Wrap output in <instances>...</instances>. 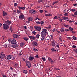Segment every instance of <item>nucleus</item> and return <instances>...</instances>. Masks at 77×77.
<instances>
[{"instance_id":"nucleus-1","label":"nucleus","mask_w":77,"mask_h":77,"mask_svg":"<svg viewBox=\"0 0 77 77\" xmlns=\"http://www.w3.org/2000/svg\"><path fill=\"white\" fill-rule=\"evenodd\" d=\"M9 28V25H8L7 24L4 23L3 24V28L5 30H7Z\"/></svg>"},{"instance_id":"nucleus-2","label":"nucleus","mask_w":77,"mask_h":77,"mask_svg":"<svg viewBox=\"0 0 77 77\" xmlns=\"http://www.w3.org/2000/svg\"><path fill=\"white\" fill-rule=\"evenodd\" d=\"M25 62L26 64V66L28 68H30L31 67V63L30 62L28 61H26Z\"/></svg>"},{"instance_id":"nucleus-3","label":"nucleus","mask_w":77,"mask_h":77,"mask_svg":"<svg viewBox=\"0 0 77 77\" xmlns=\"http://www.w3.org/2000/svg\"><path fill=\"white\" fill-rule=\"evenodd\" d=\"M47 32H45L44 31H42L41 33V36L42 37H45L46 35H47Z\"/></svg>"},{"instance_id":"nucleus-4","label":"nucleus","mask_w":77,"mask_h":77,"mask_svg":"<svg viewBox=\"0 0 77 77\" xmlns=\"http://www.w3.org/2000/svg\"><path fill=\"white\" fill-rule=\"evenodd\" d=\"M29 12L30 13V14H36V11L35 10H30L29 11Z\"/></svg>"},{"instance_id":"nucleus-5","label":"nucleus","mask_w":77,"mask_h":77,"mask_svg":"<svg viewBox=\"0 0 77 77\" xmlns=\"http://www.w3.org/2000/svg\"><path fill=\"white\" fill-rule=\"evenodd\" d=\"M34 27L37 30V31H40L41 30V26H35Z\"/></svg>"},{"instance_id":"nucleus-6","label":"nucleus","mask_w":77,"mask_h":77,"mask_svg":"<svg viewBox=\"0 0 77 77\" xmlns=\"http://www.w3.org/2000/svg\"><path fill=\"white\" fill-rule=\"evenodd\" d=\"M5 57V55L3 54L0 55V59H3Z\"/></svg>"},{"instance_id":"nucleus-7","label":"nucleus","mask_w":77,"mask_h":77,"mask_svg":"<svg viewBox=\"0 0 77 77\" xmlns=\"http://www.w3.org/2000/svg\"><path fill=\"white\" fill-rule=\"evenodd\" d=\"M5 23L7 24L9 26V25L11 24V22L9 20H8L5 21Z\"/></svg>"},{"instance_id":"nucleus-8","label":"nucleus","mask_w":77,"mask_h":77,"mask_svg":"<svg viewBox=\"0 0 77 77\" xmlns=\"http://www.w3.org/2000/svg\"><path fill=\"white\" fill-rule=\"evenodd\" d=\"M34 59V57H32V56H30L29 57V60H31V61H32Z\"/></svg>"},{"instance_id":"nucleus-9","label":"nucleus","mask_w":77,"mask_h":77,"mask_svg":"<svg viewBox=\"0 0 77 77\" xmlns=\"http://www.w3.org/2000/svg\"><path fill=\"white\" fill-rule=\"evenodd\" d=\"M11 44H15L17 43V42L15 40L13 39L11 41Z\"/></svg>"},{"instance_id":"nucleus-10","label":"nucleus","mask_w":77,"mask_h":77,"mask_svg":"<svg viewBox=\"0 0 77 77\" xmlns=\"http://www.w3.org/2000/svg\"><path fill=\"white\" fill-rule=\"evenodd\" d=\"M29 38L30 39H33L35 40L36 39V37L33 36H29Z\"/></svg>"},{"instance_id":"nucleus-11","label":"nucleus","mask_w":77,"mask_h":77,"mask_svg":"<svg viewBox=\"0 0 77 77\" xmlns=\"http://www.w3.org/2000/svg\"><path fill=\"white\" fill-rule=\"evenodd\" d=\"M19 18L20 20L23 19L24 18V15L23 14L20 15L19 16Z\"/></svg>"},{"instance_id":"nucleus-12","label":"nucleus","mask_w":77,"mask_h":77,"mask_svg":"<svg viewBox=\"0 0 77 77\" xmlns=\"http://www.w3.org/2000/svg\"><path fill=\"white\" fill-rule=\"evenodd\" d=\"M11 47L13 48H17L18 47V46L16 44L12 45Z\"/></svg>"},{"instance_id":"nucleus-13","label":"nucleus","mask_w":77,"mask_h":77,"mask_svg":"<svg viewBox=\"0 0 77 77\" xmlns=\"http://www.w3.org/2000/svg\"><path fill=\"white\" fill-rule=\"evenodd\" d=\"M32 44L34 46H38V43L35 42H32Z\"/></svg>"},{"instance_id":"nucleus-14","label":"nucleus","mask_w":77,"mask_h":77,"mask_svg":"<svg viewBox=\"0 0 77 77\" xmlns=\"http://www.w3.org/2000/svg\"><path fill=\"white\" fill-rule=\"evenodd\" d=\"M18 9H19V10H21V9H22V10H25V7H21L20 6L18 7Z\"/></svg>"},{"instance_id":"nucleus-15","label":"nucleus","mask_w":77,"mask_h":77,"mask_svg":"<svg viewBox=\"0 0 77 77\" xmlns=\"http://www.w3.org/2000/svg\"><path fill=\"white\" fill-rule=\"evenodd\" d=\"M13 36L14 38H17V37H18L20 36V35H17L15 34H14L13 35Z\"/></svg>"},{"instance_id":"nucleus-16","label":"nucleus","mask_w":77,"mask_h":77,"mask_svg":"<svg viewBox=\"0 0 77 77\" xmlns=\"http://www.w3.org/2000/svg\"><path fill=\"white\" fill-rule=\"evenodd\" d=\"M3 16H6V15H8V13L5 11H3Z\"/></svg>"},{"instance_id":"nucleus-17","label":"nucleus","mask_w":77,"mask_h":77,"mask_svg":"<svg viewBox=\"0 0 77 77\" xmlns=\"http://www.w3.org/2000/svg\"><path fill=\"white\" fill-rule=\"evenodd\" d=\"M13 65L14 67L17 68V66H18V64L16 63H13Z\"/></svg>"},{"instance_id":"nucleus-18","label":"nucleus","mask_w":77,"mask_h":77,"mask_svg":"<svg viewBox=\"0 0 77 77\" xmlns=\"http://www.w3.org/2000/svg\"><path fill=\"white\" fill-rule=\"evenodd\" d=\"M12 58V56L11 55H8L7 57V59L8 60H9V59H11Z\"/></svg>"},{"instance_id":"nucleus-19","label":"nucleus","mask_w":77,"mask_h":77,"mask_svg":"<svg viewBox=\"0 0 77 77\" xmlns=\"http://www.w3.org/2000/svg\"><path fill=\"white\" fill-rule=\"evenodd\" d=\"M28 20L29 21H32V20H33V18L32 17H29L28 18Z\"/></svg>"},{"instance_id":"nucleus-20","label":"nucleus","mask_w":77,"mask_h":77,"mask_svg":"<svg viewBox=\"0 0 77 77\" xmlns=\"http://www.w3.org/2000/svg\"><path fill=\"white\" fill-rule=\"evenodd\" d=\"M17 14H21V10H17Z\"/></svg>"},{"instance_id":"nucleus-21","label":"nucleus","mask_w":77,"mask_h":77,"mask_svg":"<svg viewBox=\"0 0 77 77\" xmlns=\"http://www.w3.org/2000/svg\"><path fill=\"white\" fill-rule=\"evenodd\" d=\"M20 47H23V46H24L25 44L24 43H20Z\"/></svg>"},{"instance_id":"nucleus-22","label":"nucleus","mask_w":77,"mask_h":77,"mask_svg":"<svg viewBox=\"0 0 77 77\" xmlns=\"http://www.w3.org/2000/svg\"><path fill=\"white\" fill-rule=\"evenodd\" d=\"M60 30L61 32H65V28H61L60 29Z\"/></svg>"},{"instance_id":"nucleus-23","label":"nucleus","mask_w":77,"mask_h":77,"mask_svg":"<svg viewBox=\"0 0 77 77\" xmlns=\"http://www.w3.org/2000/svg\"><path fill=\"white\" fill-rule=\"evenodd\" d=\"M51 45L53 47H55L56 46V43L54 42H52L51 43Z\"/></svg>"},{"instance_id":"nucleus-24","label":"nucleus","mask_w":77,"mask_h":77,"mask_svg":"<svg viewBox=\"0 0 77 77\" xmlns=\"http://www.w3.org/2000/svg\"><path fill=\"white\" fill-rule=\"evenodd\" d=\"M23 39L24 40H25L26 41H27L29 40V38L27 37H23Z\"/></svg>"},{"instance_id":"nucleus-25","label":"nucleus","mask_w":77,"mask_h":77,"mask_svg":"<svg viewBox=\"0 0 77 77\" xmlns=\"http://www.w3.org/2000/svg\"><path fill=\"white\" fill-rule=\"evenodd\" d=\"M63 18L64 19V20H68V19H69L68 17H63Z\"/></svg>"},{"instance_id":"nucleus-26","label":"nucleus","mask_w":77,"mask_h":77,"mask_svg":"<svg viewBox=\"0 0 77 77\" xmlns=\"http://www.w3.org/2000/svg\"><path fill=\"white\" fill-rule=\"evenodd\" d=\"M70 11L72 12H74L75 11V9H70Z\"/></svg>"},{"instance_id":"nucleus-27","label":"nucleus","mask_w":77,"mask_h":77,"mask_svg":"<svg viewBox=\"0 0 77 77\" xmlns=\"http://www.w3.org/2000/svg\"><path fill=\"white\" fill-rule=\"evenodd\" d=\"M23 72L24 74H27V70H24L23 71Z\"/></svg>"},{"instance_id":"nucleus-28","label":"nucleus","mask_w":77,"mask_h":77,"mask_svg":"<svg viewBox=\"0 0 77 77\" xmlns=\"http://www.w3.org/2000/svg\"><path fill=\"white\" fill-rule=\"evenodd\" d=\"M44 2V0H38V3H41V2Z\"/></svg>"},{"instance_id":"nucleus-29","label":"nucleus","mask_w":77,"mask_h":77,"mask_svg":"<svg viewBox=\"0 0 77 77\" xmlns=\"http://www.w3.org/2000/svg\"><path fill=\"white\" fill-rule=\"evenodd\" d=\"M32 34L34 35H36V32L35 31H33L32 32Z\"/></svg>"},{"instance_id":"nucleus-30","label":"nucleus","mask_w":77,"mask_h":77,"mask_svg":"<svg viewBox=\"0 0 77 77\" xmlns=\"http://www.w3.org/2000/svg\"><path fill=\"white\" fill-rule=\"evenodd\" d=\"M69 29L70 30H71V31H72V30H73V28H71L70 27H69Z\"/></svg>"},{"instance_id":"nucleus-31","label":"nucleus","mask_w":77,"mask_h":77,"mask_svg":"<svg viewBox=\"0 0 77 77\" xmlns=\"http://www.w3.org/2000/svg\"><path fill=\"white\" fill-rule=\"evenodd\" d=\"M51 50H52V51H56V50H55V49L54 48L51 49Z\"/></svg>"},{"instance_id":"nucleus-32","label":"nucleus","mask_w":77,"mask_h":77,"mask_svg":"<svg viewBox=\"0 0 77 77\" xmlns=\"http://www.w3.org/2000/svg\"><path fill=\"white\" fill-rule=\"evenodd\" d=\"M40 36L39 34H37L35 36L37 38H39V36Z\"/></svg>"},{"instance_id":"nucleus-33","label":"nucleus","mask_w":77,"mask_h":77,"mask_svg":"<svg viewBox=\"0 0 77 77\" xmlns=\"http://www.w3.org/2000/svg\"><path fill=\"white\" fill-rule=\"evenodd\" d=\"M50 62H51V63H54V61H53V60L51 59L50 61Z\"/></svg>"},{"instance_id":"nucleus-34","label":"nucleus","mask_w":77,"mask_h":77,"mask_svg":"<svg viewBox=\"0 0 77 77\" xmlns=\"http://www.w3.org/2000/svg\"><path fill=\"white\" fill-rule=\"evenodd\" d=\"M72 38L74 39V40H76V39H77V38L74 36H73Z\"/></svg>"},{"instance_id":"nucleus-35","label":"nucleus","mask_w":77,"mask_h":77,"mask_svg":"<svg viewBox=\"0 0 77 77\" xmlns=\"http://www.w3.org/2000/svg\"><path fill=\"white\" fill-rule=\"evenodd\" d=\"M73 51L75 52L76 53H77V49H74L73 50Z\"/></svg>"},{"instance_id":"nucleus-36","label":"nucleus","mask_w":77,"mask_h":77,"mask_svg":"<svg viewBox=\"0 0 77 77\" xmlns=\"http://www.w3.org/2000/svg\"><path fill=\"white\" fill-rule=\"evenodd\" d=\"M68 12V10L67 9H66L63 11V13H66Z\"/></svg>"},{"instance_id":"nucleus-37","label":"nucleus","mask_w":77,"mask_h":77,"mask_svg":"<svg viewBox=\"0 0 77 77\" xmlns=\"http://www.w3.org/2000/svg\"><path fill=\"white\" fill-rule=\"evenodd\" d=\"M72 48H77V47L75 45H73L72 46Z\"/></svg>"},{"instance_id":"nucleus-38","label":"nucleus","mask_w":77,"mask_h":77,"mask_svg":"<svg viewBox=\"0 0 77 77\" xmlns=\"http://www.w3.org/2000/svg\"><path fill=\"white\" fill-rule=\"evenodd\" d=\"M68 13L64 14V16H68Z\"/></svg>"},{"instance_id":"nucleus-39","label":"nucleus","mask_w":77,"mask_h":77,"mask_svg":"<svg viewBox=\"0 0 77 77\" xmlns=\"http://www.w3.org/2000/svg\"><path fill=\"white\" fill-rule=\"evenodd\" d=\"M66 38H67V39H69V40H71V39H72L71 38V37H66Z\"/></svg>"},{"instance_id":"nucleus-40","label":"nucleus","mask_w":77,"mask_h":77,"mask_svg":"<svg viewBox=\"0 0 77 77\" xmlns=\"http://www.w3.org/2000/svg\"><path fill=\"white\" fill-rule=\"evenodd\" d=\"M57 33H60V34L62 33H60V31H59V30H57Z\"/></svg>"},{"instance_id":"nucleus-41","label":"nucleus","mask_w":77,"mask_h":77,"mask_svg":"<svg viewBox=\"0 0 77 77\" xmlns=\"http://www.w3.org/2000/svg\"><path fill=\"white\" fill-rule=\"evenodd\" d=\"M36 23L38 24H40V22H39V21H36Z\"/></svg>"},{"instance_id":"nucleus-42","label":"nucleus","mask_w":77,"mask_h":77,"mask_svg":"<svg viewBox=\"0 0 77 77\" xmlns=\"http://www.w3.org/2000/svg\"><path fill=\"white\" fill-rule=\"evenodd\" d=\"M48 28H49V29H51V26L49 25V26L48 27Z\"/></svg>"},{"instance_id":"nucleus-43","label":"nucleus","mask_w":77,"mask_h":77,"mask_svg":"<svg viewBox=\"0 0 77 77\" xmlns=\"http://www.w3.org/2000/svg\"><path fill=\"white\" fill-rule=\"evenodd\" d=\"M11 59L12 60H15V57H14V56H13L12 57Z\"/></svg>"},{"instance_id":"nucleus-44","label":"nucleus","mask_w":77,"mask_h":77,"mask_svg":"<svg viewBox=\"0 0 77 77\" xmlns=\"http://www.w3.org/2000/svg\"><path fill=\"white\" fill-rule=\"evenodd\" d=\"M75 21L74 20H70L69 21V23H74Z\"/></svg>"},{"instance_id":"nucleus-45","label":"nucleus","mask_w":77,"mask_h":77,"mask_svg":"<svg viewBox=\"0 0 77 77\" xmlns=\"http://www.w3.org/2000/svg\"><path fill=\"white\" fill-rule=\"evenodd\" d=\"M58 20H59V21L62 22V21H63V19H62L61 18L60 19H58Z\"/></svg>"},{"instance_id":"nucleus-46","label":"nucleus","mask_w":77,"mask_h":77,"mask_svg":"<svg viewBox=\"0 0 77 77\" xmlns=\"http://www.w3.org/2000/svg\"><path fill=\"white\" fill-rule=\"evenodd\" d=\"M42 59L43 61H45V58H44V57H42Z\"/></svg>"},{"instance_id":"nucleus-47","label":"nucleus","mask_w":77,"mask_h":77,"mask_svg":"<svg viewBox=\"0 0 77 77\" xmlns=\"http://www.w3.org/2000/svg\"><path fill=\"white\" fill-rule=\"evenodd\" d=\"M44 37H42L41 38V40L42 41H44Z\"/></svg>"},{"instance_id":"nucleus-48","label":"nucleus","mask_w":77,"mask_h":77,"mask_svg":"<svg viewBox=\"0 0 77 77\" xmlns=\"http://www.w3.org/2000/svg\"><path fill=\"white\" fill-rule=\"evenodd\" d=\"M0 40H2V41H3V37H1L0 38Z\"/></svg>"},{"instance_id":"nucleus-49","label":"nucleus","mask_w":77,"mask_h":77,"mask_svg":"<svg viewBox=\"0 0 77 77\" xmlns=\"http://www.w3.org/2000/svg\"><path fill=\"white\" fill-rule=\"evenodd\" d=\"M39 12L40 13H42L43 12H44V11L42 10H40L39 11Z\"/></svg>"},{"instance_id":"nucleus-50","label":"nucleus","mask_w":77,"mask_h":77,"mask_svg":"<svg viewBox=\"0 0 77 77\" xmlns=\"http://www.w3.org/2000/svg\"><path fill=\"white\" fill-rule=\"evenodd\" d=\"M54 19H57V16H55L54 17Z\"/></svg>"},{"instance_id":"nucleus-51","label":"nucleus","mask_w":77,"mask_h":77,"mask_svg":"<svg viewBox=\"0 0 77 77\" xmlns=\"http://www.w3.org/2000/svg\"><path fill=\"white\" fill-rule=\"evenodd\" d=\"M33 50L34 51H38V50H37V49H36V48H34L33 49Z\"/></svg>"},{"instance_id":"nucleus-52","label":"nucleus","mask_w":77,"mask_h":77,"mask_svg":"<svg viewBox=\"0 0 77 77\" xmlns=\"http://www.w3.org/2000/svg\"><path fill=\"white\" fill-rule=\"evenodd\" d=\"M74 15H77V11L75 12L74 13Z\"/></svg>"},{"instance_id":"nucleus-53","label":"nucleus","mask_w":77,"mask_h":77,"mask_svg":"<svg viewBox=\"0 0 77 77\" xmlns=\"http://www.w3.org/2000/svg\"><path fill=\"white\" fill-rule=\"evenodd\" d=\"M69 29H65V31H66V32H68V31H69Z\"/></svg>"},{"instance_id":"nucleus-54","label":"nucleus","mask_w":77,"mask_h":77,"mask_svg":"<svg viewBox=\"0 0 77 77\" xmlns=\"http://www.w3.org/2000/svg\"><path fill=\"white\" fill-rule=\"evenodd\" d=\"M64 26H65V27H69V26L68 25H65V24H64Z\"/></svg>"},{"instance_id":"nucleus-55","label":"nucleus","mask_w":77,"mask_h":77,"mask_svg":"<svg viewBox=\"0 0 77 77\" xmlns=\"http://www.w3.org/2000/svg\"><path fill=\"white\" fill-rule=\"evenodd\" d=\"M17 6V4L16 3H15L14 4V6Z\"/></svg>"},{"instance_id":"nucleus-56","label":"nucleus","mask_w":77,"mask_h":77,"mask_svg":"<svg viewBox=\"0 0 77 77\" xmlns=\"http://www.w3.org/2000/svg\"><path fill=\"white\" fill-rule=\"evenodd\" d=\"M43 32H47V29H43Z\"/></svg>"},{"instance_id":"nucleus-57","label":"nucleus","mask_w":77,"mask_h":77,"mask_svg":"<svg viewBox=\"0 0 77 77\" xmlns=\"http://www.w3.org/2000/svg\"><path fill=\"white\" fill-rule=\"evenodd\" d=\"M41 22H41L40 23V24H41V25H42V24H44V21H41Z\"/></svg>"},{"instance_id":"nucleus-58","label":"nucleus","mask_w":77,"mask_h":77,"mask_svg":"<svg viewBox=\"0 0 77 77\" xmlns=\"http://www.w3.org/2000/svg\"><path fill=\"white\" fill-rule=\"evenodd\" d=\"M38 65V64H35L33 65V66H37Z\"/></svg>"},{"instance_id":"nucleus-59","label":"nucleus","mask_w":77,"mask_h":77,"mask_svg":"<svg viewBox=\"0 0 77 77\" xmlns=\"http://www.w3.org/2000/svg\"><path fill=\"white\" fill-rule=\"evenodd\" d=\"M50 36H51V39H53V35H51Z\"/></svg>"},{"instance_id":"nucleus-60","label":"nucleus","mask_w":77,"mask_h":77,"mask_svg":"<svg viewBox=\"0 0 77 77\" xmlns=\"http://www.w3.org/2000/svg\"><path fill=\"white\" fill-rule=\"evenodd\" d=\"M48 60H49V61H50V60L51 59V58L49 57H48Z\"/></svg>"},{"instance_id":"nucleus-61","label":"nucleus","mask_w":77,"mask_h":77,"mask_svg":"<svg viewBox=\"0 0 77 77\" xmlns=\"http://www.w3.org/2000/svg\"><path fill=\"white\" fill-rule=\"evenodd\" d=\"M55 69L56 70H58H58H60V69H59V68H56Z\"/></svg>"},{"instance_id":"nucleus-62","label":"nucleus","mask_w":77,"mask_h":77,"mask_svg":"<svg viewBox=\"0 0 77 77\" xmlns=\"http://www.w3.org/2000/svg\"><path fill=\"white\" fill-rule=\"evenodd\" d=\"M10 30H11V32H12L13 31V30H12V29L11 27H10Z\"/></svg>"},{"instance_id":"nucleus-63","label":"nucleus","mask_w":77,"mask_h":77,"mask_svg":"<svg viewBox=\"0 0 77 77\" xmlns=\"http://www.w3.org/2000/svg\"><path fill=\"white\" fill-rule=\"evenodd\" d=\"M77 4H74L73 5L74 6H77Z\"/></svg>"},{"instance_id":"nucleus-64","label":"nucleus","mask_w":77,"mask_h":77,"mask_svg":"<svg viewBox=\"0 0 77 77\" xmlns=\"http://www.w3.org/2000/svg\"><path fill=\"white\" fill-rule=\"evenodd\" d=\"M2 77H8L7 76H6V75H2Z\"/></svg>"}]
</instances>
